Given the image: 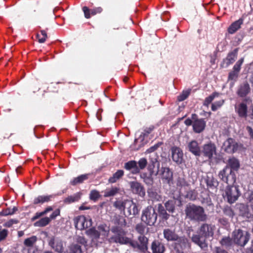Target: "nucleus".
I'll return each instance as SVG.
<instances>
[{"mask_svg": "<svg viewBox=\"0 0 253 253\" xmlns=\"http://www.w3.org/2000/svg\"><path fill=\"white\" fill-rule=\"evenodd\" d=\"M214 230V226L212 225L203 223L198 229V234H193L191 240L202 249L205 250L208 247L207 239L213 236Z\"/></svg>", "mask_w": 253, "mask_h": 253, "instance_id": "1", "label": "nucleus"}, {"mask_svg": "<svg viewBox=\"0 0 253 253\" xmlns=\"http://www.w3.org/2000/svg\"><path fill=\"white\" fill-rule=\"evenodd\" d=\"M184 211L186 218L191 221L204 222L206 221L208 218L204 208L194 204L187 205Z\"/></svg>", "mask_w": 253, "mask_h": 253, "instance_id": "2", "label": "nucleus"}, {"mask_svg": "<svg viewBox=\"0 0 253 253\" xmlns=\"http://www.w3.org/2000/svg\"><path fill=\"white\" fill-rule=\"evenodd\" d=\"M113 206L123 211L126 216L135 215L139 212L137 206L132 200H118L114 203Z\"/></svg>", "mask_w": 253, "mask_h": 253, "instance_id": "3", "label": "nucleus"}, {"mask_svg": "<svg viewBox=\"0 0 253 253\" xmlns=\"http://www.w3.org/2000/svg\"><path fill=\"white\" fill-rule=\"evenodd\" d=\"M234 243L241 247H244L249 242L250 234L240 229H235L232 233Z\"/></svg>", "mask_w": 253, "mask_h": 253, "instance_id": "4", "label": "nucleus"}, {"mask_svg": "<svg viewBox=\"0 0 253 253\" xmlns=\"http://www.w3.org/2000/svg\"><path fill=\"white\" fill-rule=\"evenodd\" d=\"M157 219V213L152 206H148L142 211L141 220L148 225H154Z\"/></svg>", "mask_w": 253, "mask_h": 253, "instance_id": "5", "label": "nucleus"}, {"mask_svg": "<svg viewBox=\"0 0 253 253\" xmlns=\"http://www.w3.org/2000/svg\"><path fill=\"white\" fill-rule=\"evenodd\" d=\"M112 232L116 235L109 239L110 242L120 243L121 244H127L129 242V239L126 237V232L122 228L116 227L112 229Z\"/></svg>", "mask_w": 253, "mask_h": 253, "instance_id": "6", "label": "nucleus"}, {"mask_svg": "<svg viewBox=\"0 0 253 253\" xmlns=\"http://www.w3.org/2000/svg\"><path fill=\"white\" fill-rule=\"evenodd\" d=\"M74 222L76 229L83 230L92 225V220L86 218L84 215H80L74 218Z\"/></svg>", "mask_w": 253, "mask_h": 253, "instance_id": "7", "label": "nucleus"}, {"mask_svg": "<svg viewBox=\"0 0 253 253\" xmlns=\"http://www.w3.org/2000/svg\"><path fill=\"white\" fill-rule=\"evenodd\" d=\"M225 193L228 202L230 204L234 203L240 195L238 187L233 186H227L225 190Z\"/></svg>", "mask_w": 253, "mask_h": 253, "instance_id": "8", "label": "nucleus"}, {"mask_svg": "<svg viewBox=\"0 0 253 253\" xmlns=\"http://www.w3.org/2000/svg\"><path fill=\"white\" fill-rule=\"evenodd\" d=\"M232 170L228 166H226L222 170L220 171L218 174L219 178L224 182L228 184L230 181V177H231V182H234L235 179L234 175L232 174Z\"/></svg>", "mask_w": 253, "mask_h": 253, "instance_id": "9", "label": "nucleus"}, {"mask_svg": "<svg viewBox=\"0 0 253 253\" xmlns=\"http://www.w3.org/2000/svg\"><path fill=\"white\" fill-rule=\"evenodd\" d=\"M238 145L232 138L227 139L222 145V149L229 153H233L238 149Z\"/></svg>", "mask_w": 253, "mask_h": 253, "instance_id": "10", "label": "nucleus"}, {"mask_svg": "<svg viewBox=\"0 0 253 253\" xmlns=\"http://www.w3.org/2000/svg\"><path fill=\"white\" fill-rule=\"evenodd\" d=\"M129 185L133 193L138 194L141 197L145 196V189L140 183L136 181H132L129 183Z\"/></svg>", "mask_w": 253, "mask_h": 253, "instance_id": "11", "label": "nucleus"}, {"mask_svg": "<svg viewBox=\"0 0 253 253\" xmlns=\"http://www.w3.org/2000/svg\"><path fill=\"white\" fill-rule=\"evenodd\" d=\"M202 152L205 156L211 158L216 153V147L214 144L211 143L205 144L203 146Z\"/></svg>", "mask_w": 253, "mask_h": 253, "instance_id": "12", "label": "nucleus"}, {"mask_svg": "<svg viewBox=\"0 0 253 253\" xmlns=\"http://www.w3.org/2000/svg\"><path fill=\"white\" fill-rule=\"evenodd\" d=\"M174 241H176L175 243V249H177L179 252L190 247L188 239L185 237H179L178 236L177 239Z\"/></svg>", "mask_w": 253, "mask_h": 253, "instance_id": "13", "label": "nucleus"}, {"mask_svg": "<svg viewBox=\"0 0 253 253\" xmlns=\"http://www.w3.org/2000/svg\"><path fill=\"white\" fill-rule=\"evenodd\" d=\"M171 152L173 161L178 164H180L183 159L182 151L178 147H172L171 148Z\"/></svg>", "mask_w": 253, "mask_h": 253, "instance_id": "14", "label": "nucleus"}, {"mask_svg": "<svg viewBox=\"0 0 253 253\" xmlns=\"http://www.w3.org/2000/svg\"><path fill=\"white\" fill-rule=\"evenodd\" d=\"M102 10L103 9L101 7H95L92 9H89L87 6H84L83 7L84 17L87 19L90 18L92 16L101 13Z\"/></svg>", "mask_w": 253, "mask_h": 253, "instance_id": "15", "label": "nucleus"}, {"mask_svg": "<svg viewBox=\"0 0 253 253\" xmlns=\"http://www.w3.org/2000/svg\"><path fill=\"white\" fill-rule=\"evenodd\" d=\"M152 253H164L166 250L164 244L159 240H154L151 244Z\"/></svg>", "mask_w": 253, "mask_h": 253, "instance_id": "16", "label": "nucleus"}, {"mask_svg": "<svg viewBox=\"0 0 253 253\" xmlns=\"http://www.w3.org/2000/svg\"><path fill=\"white\" fill-rule=\"evenodd\" d=\"M49 245L56 252L62 253L63 252V243L61 240L55 241L54 238H51L48 242Z\"/></svg>", "mask_w": 253, "mask_h": 253, "instance_id": "17", "label": "nucleus"}, {"mask_svg": "<svg viewBox=\"0 0 253 253\" xmlns=\"http://www.w3.org/2000/svg\"><path fill=\"white\" fill-rule=\"evenodd\" d=\"M235 110L240 117L246 118L247 117L248 107L245 103H241L236 106Z\"/></svg>", "mask_w": 253, "mask_h": 253, "instance_id": "18", "label": "nucleus"}, {"mask_svg": "<svg viewBox=\"0 0 253 253\" xmlns=\"http://www.w3.org/2000/svg\"><path fill=\"white\" fill-rule=\"evenodd\" d=\"M206 122L203 119H197L193 123V127L195 132L200 133L202 132L205 127Z\"/></svg>", "mask_w": 253, "mask_h": 253, "instance_id": "19", "label": "nucleus"}, {"mask_svg": "<svg viewBox=\"0 0 253 253\" xmlns=\"http://www.w3.org/2000/svg\"><path fill=\"white\" fill-rule=\"evenodd\" d=\"M250 92V87L247 82L241 84L237 91V94L240 97L246 96Z\"/></svg>", "mask_w": 253, "mask_h": 253, "instance_id": "20", "label": "nucleus"}, {"mask_svg": "<svg viewBox=\"0 0 253 253\" xmlns=\"http://www.w3.org/2000/svg\"><path fill=\"white\" fill-rule=\"evenodd\" d=\"M188 150L190 152L196 156H200L201 153L200 148L198 142L195 140H192L188 143Z\"/></svg>", "mask_w": 253, "mask_h": 253, "instance_id": "21", "label": "nucleus"}, {"mask_svg": "<svg viewBox=\"0 0 253 253\" xmlns=\"http://www.w3.org/2000/svg\"><path fill=\"white\" fill-rule=\"evenodd\" d=\"M164 238L168 241H174L177 239L178 235L175 232L169 228L165 229L163 231Z\"/></svg>", "mask_w": 253, "mask_h": 253, "instance_id": "22", "label": "nucleus"}, {"mask_svg": "<svg viewBox=\"0 0 253 253\" xmlns=\"http://www.w3.org/2000/svg\"><path fill=\"white\" fill-rule=\"evenodd\" d=\"M243 23V19L240 18L238 20L234 22L228 28V32L230 34H233L237 31Z\"/></svg>", "mask_w": 253, "mask_h": 253, "instance_id": "23", "label": "nucleus"}, {"mask_svg": "<svg viewBox=\"0 0 253 253\" xmlns=\"http://www.w3.org/2000/svg\"><path fill=\"white\" fill-rule=\"evenodd\" d=\"M55 195H42L39 196L37 198H35L34 200V204H43L44 203L48 202L51 201L52 199L54 198Z\"/></svg>", "mask_w": 253, "mask_h": 253, "instance_id": "24", "label": "nucleus"}, {"mask_svg": "<svg viewBox=\"0 0 253 253\" xmlns=\"http://www.w3.org/2000/svg\"><path fill=\"white\" fill-rule=\"evenodd\" d=\"M172 177V172L170 169L168 168H163L161 173V178L165 180L167 183L171 180Z\"/></svg>", "mask_w": 253, "mask_h": 253, "instance_id": "25", "label": "nucleus"}, {"mask_svg": "<svg viewBox=\"0 0 253 253\" xmlns=\"http://www.w3.org/2000/svg\"><path fill=\"white\" fill-rule=\"evenodd\" d=\"M89 175V174H82L77 177H75L71 181L70 184L72 185H76L77 184L82 183L88 178Z\"/></svg>", "mask_w": 253, "mask_h": 253, "instance_id": "26", "label": "nucleus"}, {"mask_svg": "<svg viewBox=\"0 0 253 253\" xmlns=\"http://www.w3.org/2000/svg\"><path fill=\"white\" fill-rule=\"evenodd\" d=\"M124 174V172L123 170H118L111 177L109 178L108 181L111 183H115L121 179Z\"/></svg>", "mask_w": 253, "mask_h": 253, "instance_id": "27", "label": "nucleus"}, {"mask_svg": "<svg viewBox=\"0 0 253 253\" xmlns=\"http://www.w3.org/2000/svg\"><path fill=\"white\" fill-rule=\"evenodd\" d=\"M87 235L89 236L92 239L97 240L100 237V234L98 230L95 229L94 228H91L85 231Z\"/></svg>", "mask_w": 253, "mask_h": 253, "instance_id": "28", "label": "nucleus"}, {"mask_svg": "<svg viewBox=\"0 0 253 253\" xmlns=\"http://www.w3.org/2000/svg\"><path fill=\"white\" fill-rule=\"evenodd\" d=\"M148 239L144 236L140 235L138 237V243L140 245V250L144 251L147 249Z\"/></svg>", "mask_w": 253, "mask_h": 253, "instance_id": "29", "label": "nucleus"}, {"mask_svg": "<svg viewBox=\"0 0 253 253\" xmlns=\"http://www.w3.org/2000/svg\"><path fill=\"white\" fill-rule=\"evenodd\" d=\"M227 166H228L232 170H237L239 168L240 164L237 159L235 158H232L229 159Z\"/></svg>", "mask_w": 253, "mask_h": 253, "instance_id": "30", "label": "nucleus"}, {"mask_svg": "<svg viewBox=\"0 0 253 253\" xmlns=\"http://www.w3.org/2000/svg\"><path fill=\"white\" fill-rule=\"evenodd\" d=\"M97 229L100 236H102L104 238L108 237L109 233V228L106 225H100L98 226Z\"/></svg>", "mask_w": 253, "mask_h": 253, "instance_id": "31", "label": "nucleus"}, {"mask_svg": "<svg viewBox=\"0 0 253 253\" xmlns=\"http://www.w3.org/2000/svg\"><path fill=\"white\" fill-rule=\"evenodd\" d=\"M238 49H235L232 52L229 53L227 57L226 60H227V64H231L233 63L237 56Z\"/></svg>", "mask_w": 253, "mask_h": 253, "instance_id": "32", "label": "nucleus"}, {"mask_svg": "<svg viewBox=\"0 0 253 253\" xmlns=\"http://www.w3.org/2000/svg\"><path fill=\"white\" fill-rule=\"evenodd\" d=\"M119 191V189L116 187H111L105 190L104 191V197H108L116 195Z\"/></svg>", "mask_w": 253, "mask_h": 253, "instance_id": "33", "label": "nucleus"}, {"mask_svg": "<svg viewBox=\"0 0 253 253\" xmlns=\"http://www.w3.org/2000/svg\"><path fill=\"white\" fill-rule=\"evenodd\" d=\"M158 211L160 216L164 219L167 220L169 218V215L167 213L166 211L165 210L164 207L161 204L158 205Z\"/></svg>", "mask_w": 253, "mask_h": 253, "instance_id": "34", "label": "nucleus"}, {"mask_svg": "<svg viewBox=\"0 0 253 253\" xmlns=\"http://www.w3.org/2000/svg\"><path fill=\"white\" fill-rule=\"evenodd\" d=\"M51 220L49 217H45L41 218L34 223V225L39 227L45 226L49 223Z\"/></svg>", "mask_w": 253, "mask_h": 253, "instance_id": "35", "label": "nucleus"}, {"mask_svg": "<svg viewBox=\"0 0 253 253\" xmlns=\"http://www.w3.org/2000/svg\"><path fill=\"white\" fill-rule=\"evenodd\" d=\"M220 243L221 246L227 248L231 246L234 242L232 237L230 238L229 237H225L220 240Z\"/></svg>", "mask_w": 253, "mask_h": 253, "instance_id": "36", "label": "nucleus"}, {"mask_svg": "<svg viewBox=\"0 0 253 253\" xmlns=\"http://www.w3.org/2000/svg\"><path fill=\"white\" fill-rule=\"evenodd\" d=\"M176 185L181 188H185L189 185L183 175H179L176 180Z\"/></svg>", "mask_w": 253, "mask_h": 253, "instance_id": "37", "label": "nucleus"}, {"mask_svg": "<svg viewBox=\"0 0 253 253\" xmlns=\"http://www.w3.org/2000/svg\"><path fill=\"white\" fill-rule=\"evenodd\" d=\"M219 95V93L217 92H213L209 96L206 97L204 102L203 105L205 106L208 107L209 105L211 104V103L213 100V99L218 97Z\"/></svg>", "mask_w": 253, "mask_h": 253, "instance_id": "38", "label": "nucleus"}, {"mask_svg": "<svg viewBox=\"0 0 253 253\" xmlns=\"http://www.w3.org/2000/svg\"><path fill=\"white\" fill-rule=\"evenodd\" d=\"M175 201V200H170L167 201L165 205L167 211L173 212L174 211Z\"/></svg>", "mask_w": 253, "mask_h": 253, "instance_id": "39", "label": "nucleus"}, {"mask_svg": "<svg viewBox=\"0 0 253 253\" xmlns=\"http://www.w3.org/2000/svg\"><path fill=\"white\" fill-rule=\"evenodd\" d=\"M37 241V237L33 236L30 238L26 239L24 242V244L27 247H32Z\"/></svg>", "mask_w": 253, "mask_h": 253, "instance_id": "40", "label": "nucleus"}, {"mask_svg": "<svg viewBox=\"0 0 253 253\" xmlns=\"http://www.w3.org/2000/svg\"><path fill=\"white\" fill-rule=\"evenodd\" d=\"M80 199V195L79 193H77L73 196H68L66 198L64 202L66 203L69 204L71 203L78 201Z\"/></svg>", "mask_w": 253, "mask_h": 253, "instance_id": "41", "label": "nucleus"}, {"mask_svg": "<svg viewBox=\"0 0 253 253\" xmlns=\"http://www.w3.org/2000/svg\"><path fill=\"white\" fill-rule=\"evenodd\" d=\"M37 38L40 43L44 42L47 38L46 32L44 30H41L40 31V34H38L37 35Z\"/></svg>", "mask_w": 253, "mask_h": 253, "instance_id": "42", "label": "nucleus"}, {"mask_svg": "<svg viewBox=\"0 0 253 253\" xmlns=\"http://www.w3.org/2000/svg\"><path fill=\"white\" fill-rule=\"evenodd\" d=\"M190 91V89L183 91L181 94L177 96V100L178 101H182L186 99L189 95Z\"/></svg>", "mask_w": 253, "mask_h": 253, "instance_id": "43", "label": "nucleus"}, {"mask_svg": "<svg viewBox=\"0 0 253 253\" xmlns=\"http://www.w3.org/2000/svg\"><path fill=\"white\" fill-rule=\"evenodd\" d=\"M224 100H220L218 101H216L212 103L211 105V110L213 111H215L220 108L224 104Z\"/></svg>", "mask_w": 253, "mask_h": 253, "instance_id": "44", "label": "nucleus"}, {"mask_svg": "<svg viewBox=\"0 0 253 253\" xmlns=\"http://www.w3.org/2000/svg\"><path fill=\"white\" fill-rule=\"evenodd\" d=\"M100 195L99 192L96 190L91 191L89 194L90 199L93 201L97 200L100 197Z\"/></svg>", "mask_w": 253, "mask_h": 253, "instance_id": "45", "label": "nucleus"}, {"mask_svg": "<svg viewBox=\"0 0 253 253\" xmlns=\"http://www.w3.org/2000/svg\"><path fill=\"white\" fill-rule=\"evenodd\" d=\"M244 62V58H242L239 60L235 64L233 68V71H235L237 73H239L241 69V66Z\"/></svg>", "mask_w": 253, "mask_h": 253, "instance_id": "46", "label": "nucleus"}, {"mask_svg": "<svg viewBox=\"0 0 253 253\" xmlns=\"http://www.w3.org/2000/svg\"><path fill=\"white\" fill-rule=\"evenodd\" d=\"M70 250L73 253H82L81 246L77 244L72 245Z\"/></svg>", "mask_w": 253, "mask_h": 253, "instance_id": "47", "label": "nucleus"}, {"mask_svg": "<svg viewBox=\"0 0 253 253\" xmlns=\"http://www.w3.org/2000/svg\"><path fill=\"white\" fill-rule=\"evenodd\" d=\"M138 164L139 169H143L146 167L147 164V160L145 158H141L138 161Z\"/></svg>", "mask_w": 253, "mask_h": 253, "instance_id": "48", "label": "nucleus"}, {"mask_svg": "<svg viewBox=\"0 0 253 253\" xmlns=\"http://www.w3.org/2000/svg\"><path fill=\"white\" fill-rule=\"evenodd\" d=\"M17 210L16 207H13L12 209H7L3 211L2 214L3 215H8L13 214Z\"/></svg>", "mask_w": 253, "mask_h": 253, "instance_id": "49", "label": "nucleus"}, {"mask_svg": "<svg viewBox=\"0 0 253 253\" xmlns=\"http://www.w3.org/2000/svg\"><path fill=\"white\" fill-rule=\"evenodd\" d=\"M137 164L136 162L135 161H130L125 164L124 168L130 170L131 169L135 166Z\"/></svg>", "mask_w": 253, "mask_h": 253, "instance_id": "50", "label": "nucleus"}, {"mask_svg": "<svg viewBox=\"0 0 253 253\" xmlns=\"http://www.w3.org/2000/svg\"><path fill=\"white\" fill-rule=\"evenodd\" d=\"M8 235V230L6 229H1L0 227V241L4 240Z\"/></svg>", "mask_w": 253, "mask_h": 253, "instance_id": "51", "label": "nucleus"}, {"mask_svg": "<svg viewBox=\"0 0 253 253\" xmlns=\"http://www.w3.org/2000/svg\"><path fill=\"white\" fill-rule=\"evenodd\" d=\"M239 73L234 71H232L229 73L228 75V80H234L236 81L237 79L238 78Z\"/></svg>", "mask_w": 253, "mask_h": 253, "instance_id": "52", "label": "nucleus"}, {"mask_svg": "<svg viewBox=\"0 0 253 253\" xmlns=\"http://www.w3.org/2000/svg\"><path fill=\"white\" fill-rule=\"evenodd\" d=\"M149 195L154 200L159 201L161 199V196L155 192H149Z\"/></svg>", "mask_w": 253, "mask_h": 253, "instance_id": "53", "label": "nucleus"}, {"mask_svg": "<svg viewBox=\"0 0 253 253\" xmlns=\"http://www.w3.org/2000/svg\"><path fill=\"white\" fill-rule=\"evenodd\" d=\"M136 230L140 234L142 235L145 231V227L141 224H138L136 226Z\"/></svg>", "mask_w": 253, "mask_h": 253, "instance_id": "54", "label": "nucleus"}, {"mask_svg": "<svg viewBox=\"0 0 253 253\" xmlns=\"http://www.w3.org/2000/svg\"><path fill=\"white\" fill-rule=\"evenodd\" d=\"M77 241L78 243H79L83 245L86 246L87 244V240L84 237L79 236L77 238Z\"/></svg>", "mask_w": 253, "mask_h": 253, "instance_id": "55", "label": "nucleus"}, {"mask_svg": "<svg viewBox=\"0 0 253 253\" xmlns=\"http://www.w3.org/2000/svg\"><path fill=\"white\" fill-rule=\"evenodd\" d=\"M17 223V221L16 220L11 219L5 222L3 224V226L6 227H10L13 224H16Z\"/></svg>", "mask_w": 253, "mask_h": 253, "instance_id": "56", "label": "nucleus"}, {"mask_svg": "<svg viewBox=\"0 0 253 253\" xmlns=\"http://www.w3.org/2000/svg\"><path fill=\"white\" fill-rule=\"evenodd\" d=\"M60 211L59 209H56L50 215V219H55L57 216L60 215Z\"/></svg>", "mask_w": 253, "mask_h": 253, "instance_id": "57", "label": "nucleus"}, {"mask_svg": "<svg viewBox=\"0 0 253 253\" xmlns=\"http://www.w3.org/2000/svg\"><path fill=\"white\" fill-rule=\"evenodd\" d=\"M128 244H129L133 248L137 249L140 250V245L138 242L132 241L129 239V242Z\"/></svg>", "mask_w": 253, "mask_h": 253, "instance_id": "58", "label": "nucleus"}, {"mask_svg": "<svg viewBox=\"0 0 253 253\" xmlns=\"http://www.w3.org/2000/svg\"><path fill=\"white\" fill-rule=\"evenodd\" d=\"M154 128V127L153 126L146 127L144 130V132H143V135H146L150 133L153 131Z\"/></svg>", "mask_w": 253, "mask_h": 253, "instance_id": "59", "label": "nucleus"}, {"mask_svg": "<svg viewBox=\"0 0 253 253\" xmlns=\"http://www.w3.org/2000/svg\"><path fill=\"white\" fill-rule=\"evenodd\" d=\"M161 143H159L155 144L154 146H153L151 147L150 148H149L147 150V151L148 152H149V153L154 152V151L157 150L158 147H159V146L161 145Z\"/></svg>", "mask_w": 253, "mask_h": 253, "instance_id": "60", "label": "nucleus"}, {"mask_svg": "<svg viewBox=\"0 0 253 253\" xmlns=\"http://www.w3.org/2000/svg\"><path fill=\"white\" fill-rule=\"evenodd\" d=\"M133 174H136L139 172L140 169L137 165V164L130 170Z\"/></svg>", "mask_w": 253, "mask_h": 253, "instance_id": "61", "label": "nucleus"}, {"mask_svg": "<svg viewBox=\"0 0 253 253\" xmlns=\"http://www.w3.org/2000/svg\"><path fill=\"white\" fill-rule=\"evenodd\" d=\"M44 215V214L43 213V211L41 212H37L35 214V216L32 217V220L33 221H34V220L37 219L38 218H39V217H40L41 216H42Z\"/></svg>", "mask_w": 253, "mask_h": 253, "instance_id": "62", "label": "nucleus"}, {"mask_svg": "<svg viewBox=\"0 0 253 253\" xmlns=\"http://www.w3.org/2000/svg\"><path fill=\"white\" fill-rule=\"evenodd\" d=\"M214 250L215 253H228L226 251L220 247H215Z\"/></svg>", "mask_w": 253, "mask_h": 253, "instance_id": "63", "label": "nucleus"}, {"mask_svg": "<svg viewBox=\"0 0 253 253\" xmlns=\"http://www.w3.org/2000/svg\"><path fill=\"white\" fill-rule=\"evenodd\" d=\"M248 201L251 206L253 207V192H252L248 197Z\"/></svg>", "mask_w": 253, "mask_h": 253, "instance_id": "64", "label": "nucleus"}]
</instances>
